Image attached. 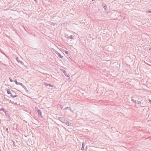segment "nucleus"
<instances>
[{
  "label": "nucleus",
  "mask_w": 151,
  "mask_h": 151,
  "mask_svg": "<svg viewBox=\"0 0 151 151\" xmlns=\"http://www.w3.org/2000/svg\"><path fill=\"white\" fill-rule=\"evenodd\" d=\"M137 104L138 105L139 104H141V102L140 101H137Z\"/></svg>",
  "instance_id": "obj_20"
},
{
  "label": "nucleus",
  "mask_w": 151,
  "mask_h": 151,
  "mask_svg": "<svg viewBox=\"0 0 151 151\" xmlns=\"http://www.w3.org/2000/svg\"><path fill=\"white\" fill-rule=\"evenodd\" d=\"M6 132H7V134H9V131H8V129L7 128H6Z\"/></svg>",
  "instance_id": "obj_23"
},
{
  "label": "nucleus",
  "mask_w": 151,
  "mask_h": 151,
  "mask_svg": "<svg viewBox=\"0 0 151 151\" xmlns=\"http://www.w3.org/2000/svg\"><path fill=\"white\" fill-rule=\"evenodd\" d=\"M10 96L12 98H15L18 96L17 95H10Z\"/></svg>",
  "instance_id": "obj_13"
},
{
  "label": "nucleus",
  "mask_w": 151,
  "mask_h": 151,
  "mask_svg": "<svg viewBox=\"0 0 151 151\" xmlns=\"http://www.w3.org/2000/svg\"><path fill=\"white\" fill-rule=\"evenodd\" d=\"M54 52L57 54L58 53V52L56 50H54Z\"/></svg>",
  "instance_id": "obj_24"
},
{
  "label": "nucleus",
  "mask_w": 151,
  "mask_h": 151,
  "mask_svg": "<svg viewBox=\"0 0 151 151\" xmlns=\"http://www.w3.org/2000/svg\"><path fill=\"white\" fill-rule=\"evenodd\" d=\"M92 1H94V0H92Z\"/></svg>",
  "instance_id": "obj_29"
},
{
  "label": "nucleus",
  "mask_w": 151,
  "mask_h": 151,
  "mask_svg": "<svg viewBox=\"0 0 151 151\" xmlns=\"http://www.w3.org/2000/svg\"><path fill=\"white\" fill-rule=\"evenodd\" d=\"M18 85H21L22 86L23 85V84L21 83H18Z\"/></svg>",
  "instance_id": "obj_22"
},
{
  "label": "nucleus",
  "mask_w": 151,
  "mask_h": 151,
  "mask_svg": "<svg viewBox=\"0 0 151 151\" xmlns=\"http://www.w3.org/2000/svg\"><path fill=\"white\" fill-rule=\"evenodd\" d=\"M63 51L66 54H70L69 53V52L66 51V50H63Z\"/></svg>",
  "instance_id": "obj_17"
},
{
  "label": "nucleus",
  "mask_w": 151,
  "mask_h": 151,
  "mask_svg": "<svg viewBox=\"0 0 151 151\" xmlns=\"http://www.w3.org/2000/svg\"><path fill=\"white\" fill-rule=\"evenodd\" d=\"M149 51H151V47H150V48H149Z\"/></svg>",
  "instance_id": "obj_25"
},
{
  "label": "nucleus",
  "mask_w": 151,
  "mask_h": 151,
  "mask_svg": "<svg viewBox=\"0 0 151 151\" xmlns=\"http://www.w3.org/2000/svg\"><path fill=\"white\" fill-rule=\"evenodd\" d=\"M0 151H1V149H0Z\"/></svg>",
  "instance_id": "obj_32"
},
{
  "label": "nucleus",
  "mask_w": 151,
  "mask_h": 151,
  "mask_svg": "<svg viewBox=\"0 0 151 151\" xmlns=\"http://www.w3.org/2000/svg\"><path fill=\"white\" fill-rule=\"evenodd\" d=\"M37 112L38 113L39 116H40L42 118L43 117L42 114V112L40 110L38 109L37 111Z\"/></svg>",
  "instance_id": "obj_2"
},
{
  "label": "nucleus",
  "mask_w": 151,
  "mask_h": 151,
  "mask_svg": "<svg viewBox=\"0 0 151 151\" xmlns=\"http://www.w3.org/2000/svg\"><path fill=\"white\" fill-rule=\"evenodd\" d=\"M63 1H65V0H63Z\"/></svg>",
  "instance_id": "obj_31"
},
{
  "label": "nucleus",
  "mask_w": 151,
  "mask_h": 151,
  "mask_svg": "<svg viewBox=\"0 0 151 151\" xmlns=\"http://www.w3.org/2000/svg\"><path fill=\"white\" fill-rule=\"evenodd\" d=\"M102 6L104 8L105 11H106L107 10V6L105 4H102Z\"/></svg>",
  "instance_id": "obj_5"
},
{
  "label": "nucleus",
  "mask_w": 151,
  "mask_h": 151,
  "mask_svg": "<svg viewBox=\"0 0 151 151\" xmlns=\"http://www.w3.org/2000/svg\"><path fill=\"white\" fill-rule=\"evenodd\" d=\"M149 102L151 103V100H149Z\"/></svg>",
  "instance_id": "obj_28"
},
{
  "label": "nucleus",
  "mask_w": 151,
  "mask_h": 151,
  "mask_svg": "<svg viewBox=\"0 0 151 151\" xmlns=\"http://www.w3.org/2000/svg\"><path fill=\"white\" fill-rule=\"evenodd\" d=\"M49 24L51 25L53 24L54 26H55L56 24V23H53V22H50Z\"/></svg>",
  "instance_id": "obj_15"
},
{
  "label": "nucleus",
  "mask_w": 151,
  "mask_h": 151,
  "mask_svg": "<svg viewBox=\"0 0 151 151\" xmlns=\"http://www.w3.org/2000/svg\"><path fill=\"white\" fill-rule=\"evenodd\" d=\"M59 120H60L62 122H63V120H65V119L64 118H62V117H59Z\"/></svg>",
  "instance_id": "obj_12"
},
{
  "label": "nucleus",
  "mask_w": 151,
  "mask_h": 151,
  "mask_svg": "<svg viewBox=\"0 0 151 151\" xmlns=\"http://www.w3.org/2000/svg\"><path fill=\"white\" fill-rule=\"evenodd\" d=\"M132 101L134 103H137V101L134 100L133 99H131Z\"/></svg>",
  "instance_id": "obj_14"
},
{
  "label": "nucleus",
  "mask_w": 151,
  "mask_h": 151,
  "mask_svg": "<svg viewBox=\"0 0 151 151\" xmlns=\"http://www.w3.org/2000/svg\"><path fill=\"white\" fill-rule=\"evenodd\" d=\"M7 91L8 94H10V96L11 95H12V93L10 91V90L9 89H7Z\"/></svg>",
  "instance_id": "obj_9"
},
{
  "label": "nucleus",
  "mask_w": 151,
  "mask_h": 151,
  "mask_svg": "<svg viewBox=\"0 0 151 151\" xmlns=\"http://www.w3.org/2000/svg\"><path fill=\"white\" fill-rule=\"evenodd\" d=\"M9 79L10 80V81L11 82H13L14 81L12 80V78L10 77L9 78Z\"/></svg>",
  "instance_id": "obj_21"
},
{
  "label": "nucleus",
  "mask_w": 151,
  "mask_h": 151,
  "mask_svg": "<svg viewBox=\"0 0 151 151\" xmlns=\"http://www.w3.org/2000/svg\"><path fill=\"white\" fill-rule=\"evenodd\" d=\"M16 59V60L19 63H20L22 65H23V64H24L23 62L22 61L19 60L18 58V57H17Z\"/></svg>",
  "instance_id": "obj_6"
},
{
  "label": "nucleus",
  "mask_w": 151,
  "mask_h": 151,
  "mask_svg": "<svg viewBox=\"0 0 151 151\" xmlns=\"http://www.w3.org/2000/svg\"><path fill=\"white\" fill-rule=\"evenodd\" d=\"M25 90H26V89H27V88L25 87V86H24V85L22 86Z\"/></svg>",
  "instance_id": "obj_19"
},
{
  "label": "nucleus",
  "mask_w": 151,
  "mask_h": 151,
  "mask_svg": "<svg viewBox=\"0 0 151 151\" xmlns=\"http://www.w3.org/2000/svg\"><path fill=\"white\" fill-rule=\"evenodd\" d=\"M63 120V122L67 126H71L72 125V124L69 122L68 121L65 119V120Z\"/></svg>",
  "instance_id": "obj_1"
},
{
  "label": "nucleus",
  "mask_w": 151,
  "mask_h": 151,
  "mask_svg": "<svg viewBox=\"0 0 151 151\" xmlns=\"http://www.w3.org/2000/svg\"><path fill=\"white\" fill-rule=\"evenodd\" d=\"M35 2H37V0H34Z\"/></svg>",
  "instance_id": "obj_27"
},
{
  "label": "nucleus",
  "mask_w": 151,
  "mask_h": 151,
  "mask_svg": "<svg viewBox=\"0 0 151 151\" xmlns=\"http://www.w3.org/2000/svg\"><path fill=\"white\" fill-rule=\"evenodd\" d=\"M44 85L46 86H49L50 87H53V86L50 84L47 83H44Z\"/></svg>",
  "instance_id": "obj_4"
},
{
  "label": "nucleus",
  "mask_w": 151,
  "mask_h": 151,
  "mask_svg": "<svg viewBox=\"0 0 151 151\" xmlns=\"http://www.w3.org/2000/svg\"><path fill=\"white\" fill-rule=\"evenodd\" d=\"M15 83H16V85H18V83H19V82H18L17 81V80L16 79H15V80L14 81Z\"/></svg>",
  "instance_id": "obj_18"
},
{
  "label": "nucleus",
  "mask_w": 151,
  "mask_h": 151,
  "mask_svg": "<svg viewBox=\"0 0 151 151\" xmlns=\"http://www.w3.org/2000/svg\"><path fill=\"white\" fill-rule=\"evenodd\" d=\"M62 71L63 73L65 75V76H68V77L69 76L66 73V72L65 71V70H64L63 69H62Z\"/></svg>",
  "instance_id": "obj_8"
},
{
  "label": "nucleus",
  "mask_w": 151,
  "mask_h": 151,
  "mask_svg": "<svg viewBox=\"0 0 151 151\" xmlns=\"http://www.w3.org/2000/svg\"><path fill=\"white\" fill-rule=\"evenodd\" d=\"M82 147L81 148V150H84V146L85 145V142H83V143H82Z\"/></svg>",
  "instance_id": "obj_7"
},
{
  "label": "nucleus",
  "mask_w": 151,
  "mask_h": 151,
  "mask_svg": "<svg viewBox=\"0 0 151 151\" xmlns=\"http://www.w3.org/2000/svg\"><path fill=\"white\" fill-rule=\"evenodd\" d=\"M80 150H77V151H80Z\"/></svg>",
  "instance_id": "obj_30"
},
{
  "label": "nucleus",
  "mask_w": 151,
  "mask_h": 151,
  "mask_svg": "<svg viewBox=\"0 0 151 151\" xmlns=\"http://www.w3.org/2000/svg\"><path fill=\"white\" fill-rule=\"evenodd\" d=\"M57 55H58V56L60 58H62L63 57V56L61 55V54L59 52H58Z\"/></svg>",
  "instance_id": "obj_11"
},
{
  "label": "nucleus",
  "mask_w": 151,
  "mask_h": 151,
  "mask_svg": "<svg viewBox=\"0 0 151 151\" xmlns=\"http://www.w3.org/2000/svg\"><path fill=\"white\" fill-rule=\"evenodd\" d=\"M67 109H69L70 111H72V110L71 109H70V107H66L65 109V110H66Z\"/></svg>",
  "instance_id": "obj_16"
},
{
  "label": "nucleus",
  "mask_w": 151,
  "mask_h": 151,
  "mask_svg": "<svg viewBox=\"0 0 151 151\" xmlns=\"http://www.w3.org/2000/svg\"><path fill=\"white\" fill-rule=\"evenodd\" d=\"M148 12L149 13H151V11H148Z\"/></svg>",
  "instance_id": "obj_26"
},
{
  "label": "nucleus",
  "mask_w": 151,
  "mask_h": 151,
  "mask_svg": "<svg viewBox=\"0 0 151 151\" xmlns=\"http://www.w3.org/2000/svg\"><path fill=\"white\" fill-rule=\"evenodd\" d=\"M2 110L4 113H6V110L4 108L2 107L1 109H0V111H1Z\"/></svg>",
  "instance_id": "obj_10"
},
{
  "label": "nucleus",
  "mask_w": 151,
  "mask_h": 151,
  "mask_svg": "<svg viewBox=\"0 0 151 151\" xmlns=\"http://www.w3.org/2000/svg\"><path fill=\"white\" fill-rule=\"evenodd\" d=\"M68 36L67 38H69L70 39H74V38L75 37V35H71L68 36V35H67Z\"/></svg>",
  "instance_id": "obj_3"
}]
</instances>
